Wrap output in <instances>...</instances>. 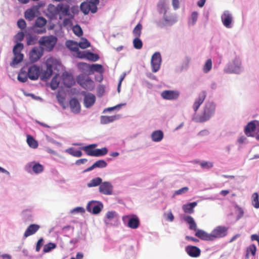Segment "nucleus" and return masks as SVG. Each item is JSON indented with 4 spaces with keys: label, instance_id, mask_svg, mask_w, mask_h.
I'll return each instance as SVG.
<instances>
[{
    "label": "nucleus",
    "instance_id": "29",
    "mask_svg": "<svg viewBox=\"0 0 259 259\" xmlns=\"http://www.w3.org/2000/svg\"><path fill=\"white\" fill-rule=\"evenodd\" d=\"M151 137L153 142H159L163 138V133L161 130L155 131L151 134Z\"/></svg>",
    "mask_w": 259,
    "mask_h": 259
},
{
    "label": "nucleus",
    "instance_id": "3",
    "mask_svg": "<svg viewBox=\"0 0 259 259\" xmlns=\"http://www.w3.org/2000/svg\"><path fill=\"white\" fill-rule=\"evenodd\" d=\"M178 21L176 15L171 13L163 14L162 19L155 21V23L158 27L161 28L167 26H171Z\"/></svg>",
    "mask_w": 259,
    "mask_h": 259
},
{
    "label": "nucleus",
    "instance_id": "52",
    "mask_svg": "<svg viewBox=\"0 0 259 259\" xmlns=\"http://www.w3.org/2000/svg\"><path fill=\"white\" fill-rule=\"evenodd\" d=\"M72 31L73 33L77 36H81L83 34L82 30L81 27L78 24H76L73 27Z\"/></svg>",
    "mask_w": 259,
    "mask_h": 259
},
{
    "label": "nucleus",
    "instance_id": "14",
    "mask_svg": "<svg viewBox=\"0 0 259 259\" xmlns=\"http://www.w3.org/2000/svg\"><path fill=\"white\" fill-rule=\"evenodd\" d=\"M185 250L187 254L192 257L196 258L199 257L201 254L200 249L194 245H187L185 248Z\"/></svg>",
    "mask_w": 259,
    "mask_h": 259
},
{
    "label": "nucleus",
    "instance_id": "33",
    "mask_svg": "<svg viewBox=\"0 0 259 259\" xmlns=\"http://www.w3.org/2000/svg\"><path fill=\"white\" fill-rule=\"evenodd\" d=\"M102 181V179L100 177H95L87 184V187L88 188L99 187Z\"/></svg>",
    "mask_w": 259,
    "mask_h": 259
},
{
    "label": "nucleus",
    "instance_id": "57",
    "mask_svg": "<svg viewBox=\"0 0 259 259\" xmlns=\"http://www.w3.org/2000/svg\"><path fill=\"white\" fill-rule=\"evenodd\" d=\"M59 85V81L57 80V77L56 76H54L53 77L51 82V88L53 90H56Z\"/></svg>",
    "mask_w": 259,
    "mask_h": 259
},
{
    "label": "nucleus",
    "instance_id": "64",
    "mask_svg": "<svg viewBox=\"0 0 259 259\" xmlns=\"http://www.w3.org/2000/svg\"><path fill=\"white\" fill-rule=\"evenodd\" d=\"M24 33L22 31L17 33L15 36V38L16 41H21L23 40V39H24Z\"/></svg>",
    "mask_w": 259,
    "mask_h": 259
},
{
    "label": "nucleus",
    "instance_id": "39",
    "mask_svg": "<svg viewBox=\"0 0 259 259\" xmlns=\"http://www.w3.org/2000/svg\"><path fill=\"white\" fill-rule=\"evenodd\" d=\"M28 77L27 73L21 69L17 77L18 80L21 82H25Z\"/></svg>",
    "mask_w": 259,
    "mask_h": 259
},
{
    "label": "nucleus",
    "instance_id": "61",
    "mask_svg": "<svg viewBox=\"0 0 259 259\" xmlns=\"http://www.w3.org/2000/svg\"><path fill=\"white\" fill-rule=\"evenodd\" d=\"M200 166L203 168L209 169L213 166V163L211 162L202 161L200 163Z\"/></svg>",
    "mask_w": 259,
    "mask_h": 259
},
{
    "label": "nucleus",
    "instance_id": "45",
    "mask_svg": "<svg viewBox=\"0 0 259 259\" xmlns=\"http://www.w3.org/2000/svg\"><path fill=\"white\" fill-rule=\"evenodd\" d=\"M190 61L191 58L189 57H185L181 66V71L187 70L188 69Z\"/></svg>",
    "mask_w": 259,
    "mask_h": 259
},
{
    "label": "nucleus",
    "instance_id": "37",
    "mask_svg": "<svg viewBox=\"0 0 259 259\" xmlns=\"http://www.w3.org/2000/svg\"><path fill=\"white\" fill-rule=\"evenodd\" d=\"M198 14L197 12L194 11L191 13V16L188 20V24L194 26L198 19Z\"/></svg>",
    "mask_w": 259,
    "mask_h": 259
},
{
    "label": "nucleus",
    "instance_id": "22",
    "mask_svg": "<svg viewBox=\"0 0 259 259\" xmlns=\"http://www.w3.org/2000/svg\"><path fill=\"white\" fill-rule=\"evenodd\" d=\"M95 101V96L91 93H88L84 96V105L86 108H89L94 104Z\"/></svg>",
    "mask_w": 259,
    "mask_h": 259
},
{
    "label": "nucleus",
    "instance_id": "49",
    "mask_svg": "<svg viewBox=\"0 0 259 259\" xmlns=\"http://www.w3.org/2000/svg\"><path fill=\"white\" fill-rule=\"evenodd\" d=\"M140 37H136L133 40V46L138 50L141 49L143 47L142 41L140 39Z\"/></svg>",
    "mask_w": 259,
    "mask_h": 259
},
{
    "label": "nucleus",
    "instance_id": "44",
    "mask_svg": "<svg viewBox=\"0 0 259 259\" xmlns=\"http://www.w3.org/2000/svg\"><path fill=\"white\" fill-rule=\"evenodd\" d=\"M90 5L88 2L82 3L80 5V10L84 15H87L90 11Z\"/></svg>",
    "mask_w": 259,
    "mask_h": 259
},
{
    "label": "nucleus",
    "instance_id": "53",
    "mask_svg": "<svg viewBox=\"0 0 259 259\" xmlns=\"http://www.w3.org/2000/svg\"><path fill=\"white\" fill-rule=\"evenodd\" d=\"M236 213H237L236 220H239L242 218L244 214L243 209L238 205L235 206Z\"/></svg>",
    "mask_w": 259,
    "mask_h": 259
},
{
    "label": "nucleus",
    "instance_id": "34",
    "mask_svg": "<svg viewBox=\"0 0 259 259\" xmlns=\"http://www.w3.org/2000/svg\"><path fill=\"white\" fill-rule=\"evenodd\" d=\"M94 71L98 72L100 74H102L104 71V69L103 66L101 64H93L91 65V69L90 72H93Z\"/></svg>",
    "mask_w": 259,
    "mask_h": 259
},
{
    "label": "nucleus",
    "instance_id": "43",
    "mask_svg": "<svg viewBox=\"0 0 259 259\" xmlns=\"http://www.w3.org/2000/svg\"><path fill=\"white\" fill-rule=\"evenodd\" d=\"M27 142L28 145L32 148H36L38 146V143L37 141L30 135L27 136Z\"/></svg>",
    "mask_w": 259,
    "mask_h": 259
},
{
    "label": "nucleus",
    "instance_id": "32",
    "mask_svg": "<svg viewBox=\"0 0 259 259\" xmlns=\"http://www.w3.org/2000/svg\"><path fill=\"white\" fill-rule=\"evenodd\" d=\"M53 66L51 64H47V69L41 76V79L47 80L49 79L53 74Z\"/></svg>",
    "mask_w": 259,
    "mask_h": 259
},
{
    "label": "nucleus",
    "instance_id": "60",
    "mask_svg": "<svg viewBox=\"0 0 259 259\" xmlns=\"http://www.w3.org/2000/svg\"><path fill=\"white\" fill-rule=\"evenodd\" d=\"M34 163V161L27 163L24 166V170L28 173L31 174L32 172V166Z\"/></svg>",
    "mask_w": 259,
    "mask_h": 259
},
{
    "label": "nucleus",
    "instance_id": "42",
    "mask_svg": "<svg viewBox=\"0 0 259 259\" xmlns=\"http://www.w3.org/2000/svg\"><path fill=\"white\" fill-rule=\"evenodd\" d=\"M57 245L55 243L49 242L45 244L44 246L43 252L48 253L51 251L53 249L56 248Z\"/></svg>",
    "mask_w": 259,
    "mask_h": 259
},
{
    "label": "nucleus",
    "instance_id": "30",
    "mask_svg": "<svg viewBox=\"0 0 259 259\" xmlns=\"http://www.w3.org/2000/svg\"><path fill=\"white\" fill-rule=\"evenodd\" d=\"M97 146V144H90L81 148V149L83 150L85 153L91 156H94L95 155V149L94 148Z\"/></svg>",
    "mask_w": 259,
    "mask_h": 259
},
{
    "label": "nucleus",
    "instance_id": "2",
    "mask_svg": "<svg viewBox=\"0 0 259 259\" xmlns=\"http://www.w3.org/2000/svg\"><path fill=\"white\" fill-rule=\"evenodd\" d=\"M243 71L241 60L239 57H235L229 62L224 68V72L228 74H239Z\"/></svg>",
    "mask_w": 259,
    "mask_h": 259
},
{
    "label": "nucleus",
    "instance_id": "50",
    "mask_svg": "<svg viewBox=\"0 0 259 259\" xmlns=\"http://www.w3.org/2000/svg\"><path fill=\"white\" fill-rule=\"evenodd\" d=\"M142 29V25L140 23H139L134 28L133 33L136 37H140L141 34V30Z\"/></svg>",
    "mask_w": 259,
    "mask_h": 259
},
{
    "label": "nucleus",
    "instance_id": "41",
    "mask_svg": "<svg viewBox=\"0 0 259 259\" xmlns=\"http://www.w3.org/2000/svg\"><path fill=\"white\" fill-rule=\"evenodd\" d=\"M90 45V42L87 38L84 37H81L80 41L78 44V46L82 49H84L89 47Z\"/></svg>",
    "mask_w": 259,
    "mask_h": 259
},
{
    "label": "nucleus",
    "instance_id": "25",
    "mask_svg": "<svg viewBox=\"0 0 259 259\" xmlns=\"http://www.w3.org/2000/svg\"><path fill=\"white\" fill-rule=\"evenodd\" d=\"M157 9L158 12L160 14L166 13L168 9L167 1L159 0L157 5Z\"/></svg>",
    "mask_w": 259,
    "mask_h": 259
},
{
    "label": "nucleus",
    "instance_id": "48",
    "mask_svg": "<svg viewBox=\"0 0 259 259\" xmlns=\"http://www.w3.org/2000/svg\"><path fill=\"white\" fill-rule=\"evenodd\" d=\"M38 37L36 35H29L27 36V45L28 46L33 45L37 43Z\"/></svg>",
    "mask_w": 259,
    "mask_h": 259
},
{
    "label": "nucleus",
    "instance_id": "15",
    "mask_svg": "<svg viewBox=\"0 0 259 259\" xmlns=\"http://www.w3.org/2000/svg\"><path fill=\"white\" fill-rule=\"evenodd\" d=\"M27 74L29 78L31 80H35L37 79L40 74L39 67L35 65L29 67Z\"/></svg>",
    "mask_w": 259,
    "mask_h": 259
},
{
    "label": "nucleus",
    "instance_id": "23",
    "mask_svg": "<svg viewBox=\"0 0 259 259\" xmlns=\"http://www.w3.org/2000/svg\"><path fill=\"white\" fill-rule=\"evenodd\" d=\"M63 81L64 85L67 88H71L75 83L73 76L68 73L63 74Z\"/></svg>",
    "mask_w": 259,
    "mask_h": 259
},
{
    "label": "nucleus",
    "instance_id": "19",
    "mask_svg": "<svg viewBox=\"0 0 259 259\" xmlns=\"http://www.w3.org/2000/svg\"><path fill=\"white\" fill-rule=\"evenodd\" d=\"M256 120L251 121L247 123L244 128V133L247 137H254L255 134H252L251 132L255 131L256 128L255 124Z\"/></svg>",
    "mask_w": 259,
    "mask_h": 259
},
{
    "label": "nucleus",
    "instance_id": "63",
    "mask_svg": "<svg viewBox=\"0 0 259 259\" xmlns=\"http://www.w3.org/2000/svg\"><path fill=\"white\" fill-rule=\"evenodd\" d=\"M85 212L84 209L82 207H77L72 209L70 211L71 213H84Z\"/></svg>",
    "mask_w": 259,
    "mask_h": 259
},
{
    "label": "nucleus",
    "instance_id": "55",
    "mask_svg": "<svg viewBox=\"0 0 259 259\" xmlns=\"http://www.w3.org/2000/svg\"><path fill=\"white\" fill-rule=\"evenodd\" d=\"M94 165L96 168H104L107 166V163L104 160H99L96 161Z\"/></svg>",
    "mask_w": 259,
    "mask_h": 259
},
{
    "label": "nucleus",
    "instance_id": "38",
    "mask_svg": "<svg viewBox=\"0 0 259 259\" xmlns=\"http://www.w3.org/2000/svg\"><path fill=\"white\" fill-rule=\"evenodd\" d=\"M25 18L28 21H32L35 17L34 11L31 9L27 10L24 14Z\"/></svg>",
    "mask_w": 259,
    "mask_h": 259
},
{
    "label": "nucleus",
    "instance_id": "62",
    "mask_svg": "<svg viewBox=\"0 0 259 259\" xmlns=\"http://www.w3.org/2000/svg\"><path fill=\"white\" fill-rule=\"evenodd\" d=\"M17 26L21 29H24L26 27V23L23 19H20L17 21Z\"/></svg>",
    "mask_w": 259,
    "mask_h": 259
},
{
    "label": "nucleus",
    "instance_id": "46",
    "mask_svg": "<svg viewBox=\"0 0 259 259\" xmlns=\"http://www.w3.org/2000/svg\"><path fill=\"white\" fill-rule=\"evenodd\" d=\"M107 153H108V149L106 147H104L101 149H95L94 156L100 157V156H104Z\"/></svg>",
    "mask_w": 259,
    "mask_h": 259
},
{
    "label": "nucleus",
    "instance_id": "26",
    "mask_svg": "<svg viewBox=\"0 0 259 259\" xmlns=\"http://www.w3.org/2000/svg\"><path fill=\"white\" fill-rule=\"evenodd\" d=\"M183 219L185 222L189 224V229L191 230L196 231L197 224L195 222L194 219L190 215H184Z\"/></svg>",
    "mask_w": 259,
    "mask_h": 259
},
{
    "label": "nucleus",
    "instance_id": "10",
    "mask_svg": "<svg viewBox=\"0 0 259 259\" xmlns=\"http://www.w3.org/2000/svg\"><path fill=\"white\" fill-rule=\"evenodd\" d=\"M161 61V56L159 52H156L153 54L151 60L152 72H157L160 69Z\"/></svg>",
    "mask_w": 259,
    "mask_h": 259
},
{
    "label": "nucleus",
    "instance_id": "18",
    "mask_svg": "<svg viewBox=\"0 0 259 259\" xmlns=\"http://www.w3.org/2000/svg\"><path fill=\"white\" fill-rule=\"evenodd\" d=\"M195 235L201 240L212 241L211 234L208 233L203 230L197 229L195 233Z\"/></svg>",
    "mask_w": 259,
    "mask_h": 259
},
{
    "label": "nucleus",
    "instance_id": "28",
    "mask_svg": "<svg viewBox=\"0 0 259 259\" xmlns=\"http://www.w3.org/2000/svg\"><path fill=\"white\" fill-rule=\"evenodd\" d=\"M119 118V115H112V116H101L100 117V122L101 124H106L112 122Z\"/></svg>",
    "mask_w": 259,
    "mask_h": 259
},
{
    "label": "nucleus",
    "instance_id": "8",
    "mask_svg": "<svg viewBox=\"0 0 259 259\" xmlns=\"http://www.w3.org/2000/svg\"><path fill=\"white\" fill-rule=\"evenodd\" d=\"M59 9L58 18L62 20L64 17H68L70 18H73V15L70 14V6L66 3H60L58 4Z\"/></svg>",
    "mask_w": 259,
    "mask_h": 259
},
{
    "label": "nucleus",
    "instance_id": "6",
    "mask_svg": "<svg viewBox=\"0 0 259 259\" xmlns=\"http://www.w3.org/2000/svg\"><path fill=\"white\" fill-rule=\"evenodd\" d=\"M77 83L83 88L92 90L94 87V81L87 75H79L77 77Z\"/></svg>",
    "mask_w": 259,
    "mask_h": 259
},
{
    "label": "nucleus",
    "instance_id": "20",
    "mask_svg": "<svg viewBox=\"0 0 259 259\" xmlns=\"http://www.w3.org/2000/svg\"><path fill=\"white\" fill-rule=\"evenodd\" d=\"M69 106L71 111L77 114L80 112V105L78 100L75 98H73L69 101Z\"/></svg>",
    "mask_w": 259,
    "mask_h": 259
},
{
    "label": "nucleus",
    "instance_id": "11",
    "mask_svg": "<svg viewBox=\"0 0 259 259\" xmlns=\"http://www.w3.org/2000/svg\"><path fill=\"white\" fill-rule=\"evenodd\" d=\"M99 192L103 195H111L113 192V186L111 182L102 181L99 187Z\"/></svg>",
    "mask_w": 259,
    "mask_h": 259
},
{
    "label": "nucleus",
    "instance_id": "47",
    "mask_svg": "<svg viewBox=\"0 0 259 259\" xmlns=\"http://www.w3.org/2000/svg\"><path fill=\"white\" fill-rule=\"evenodd\" d=\"M44 170V166L42 165L39 163L34 162V165L32 166V172L35 174H39Z\"/></svg>",
    "mask_w": 259,
    "mask_h": 259
},
{
    "label": "nucleus",
    "instance_id": "9",
    "mask_svg": "<svg viewBox=\"0 0 259 259\" xmlns=\"http://www.w3.org/2000/svg\"><path fill=\"white\" fill-rule=\"evenodd\" d=\"M103 208L102 202L99 201L92 200L88 203L87 206V211L94 214L99 213Z\"/></svg>",
    "mask_w": 259,
    "mask_h": 259
},
{
    "label": "nucleus",
    "instance_id": "24",
    "mask_svg": "<svg viewBox=\"0 0 259 259\" xmlns=\"http://www.w3.org/2000/svg\"><path fill=\"white\" fill-rule=\"evenodd\" d=\"M59 9L58 5L56 6L50 4L48 8L49 15L52 19H57L58 17Z\"/></svg>",
    "mask_w": 259,
    "mask_h": 259
},
{
    "label": "nucleus",
    "instance_id": "27",
    "mask_svg": "<svg viewBox=\"0 0 259 259\" xmlns=\"http://www.w3.org/2000/svg\"><path fill=\"white\" fill-rule=\"evenodd\" d=\"M197 205V202H192L184 204L182 209L186 213L192 214L194 213V208Z\"/></svg>",
    "mask_w": 259,
    "mask_h": 259
},
{
    "label": "nucleus",
    "instance_id": "16",
    "mask_svg": "<svg viewBox=\"0 0 259 259\" xmlns=\"http://www.w3.org/2000/svg\"><path fill=\"white\" fill-rule=\"evenodd\" d=\"M207 96V93L205 91H202L199 95L197 98L193 105V109L195 112H196L199 109L200 105L203 103Z\"/></svg>",
    "mask_w": 259,
    "mask_h": 259
},
{
    "label": "nucleus",
    "instance_id": "12",
    "mask_svg": "<svg viewBox=\"0 0 259 259\" xmlns=\"http://www.w3.org/2000/svg\"><path fill=\"white\" fill-rule=\"evenodd\" d=\"M221 20L223 24L227 28H231L232 26L233 17L230 12L228 11H225L221 16Z\"/></svg>",
    "mask_w": 259,
    "mask_h": 259
},
{
    "label": "nucleus",
    "instance_id": "21",
    "mask_svg": "<svg viewBox=\"0 0 259 259\" xmlns=\"http://www.w3.org/2000/svg\"><path fill=\"white\" fill-rule=\"evenodd\" d=\"M40 228V226L33 224L30 225L25 230L23 238L25 239L28 236L34 234Z\"/></svg>",
    "mask_w": 259,
    "mask_h": 259
},
{
    "label": "nucleus",
    "instance_id": "5",
    "mask_svg": "<svg viewBox=\"0 0 259 259\" xmlns=\"http://www.w3.org/2000/svg\"><path fill=\"white\" fill-rule=\"evenodd\" d=\"M57 38L53 35L41 37L38 41L39 44L46 48L48 51H52L56 44Z\"/></svg>",
    "mask_w": 259,
    "mask_h": 259
},
{
    "label": "nucleus",
    "instance_id": "1",
    "mask_svg": "<svg viewBox=\"0 0 259 259\" xmlns=\"http://www.w3.org/2000/svg\"><path fill=\"white\" fill-rule=\"evenodd\" d=\"M216 104L210 101L205 103L201 115H198L193 118L196 122L203 123L209 120L215 115Z\"/></svg>",
    "mask_w": 259,
    "mask_h": 259
},
{
    "label": "nucleus",
    "instance_id": "4",
    "mask_svg": "<svg viewBox=\"0 0 259 259\" xmlns=\"http://www.w3.org/2000/svg\"><path fill=\"white\" fill-rule=\"evenodd\" d=\"M122 221L125 226L133 229L138 228L140 225L139 219L135 214L123 216Z\"/></svg>",
    "mask_w": 259,
    "mask_h": 259
},
{
    "label": "nucleus",
    "instance_id": "40",
    "mask_svg": "<svg viewBox=\"0 0 259 259\" xmlns=\"http://www.w3.org/2000/svg\"><path fill=\"white\" fill-rule=\"evenodd\" d=\"M117 213L115 211H108L105 216V218L104 220V221L106 223H107V220L109 221H111L114 219H117Z\"/></svg>",
    "mask_w": 259,
    "mask_h": 259
},
{
    "label": "nucleus",
    "instance_id": "58",
    "mask_svg": "<svg viewBox=\"0 0 259 259\" xmlns=\"http://www.w3.org/2000/svg\"><path fill=\"white\" fill-rule=\"evenodd\" d=\"M253 200L252 201V205L256 208H259V201L258 199V194L257 193H254L252 195Z\"/></svg>",
    "mask_w": 259,
    "mask_h": 259
},
{
    "label": "nucleus",
    "instance_id": "17",
    "mask_svg": "<svg viewBox=\"0 0 259 259\" xmlns=\"http://www.w3.org/2000/svg\"><path fill=\"white\" fill-rule=\"evenodd\" d=\"M42 55V51L37 47H34L29 53V58L32 62H35Z\"/></svg>",
    "mask_w": 259,
    "mask_h": 259
},
{
    "label": "nucleus",
    "instance_id": "35",
    "mask_svg": "<svg viewBox=\"0 0 259 259\" xmlns=\"http://www.w3.org/2000/svg\"><path fill=\"white\" fill-rule=\"evenodd\" d=\"M46 23L47 20L42 17H39L36 19L33 26H35V27L44 28Z\"/></svg>",
    "mask_w": 259,
    "mask_h": 259
},
{
    "label": "nucleus",
    "instance_id": "36",
    "mask_svg": "<svg viewBox=\"0 0 259 259\" xmlns=\"http://www.w3.org/2000/svg\"><path fill=\"white\" fill-rule=\"evenodd\" d=\"M84 55L86 59L93 62H96L99 59V56L98 54L90 51H87V53Z\"/></svg>",
    "mask_w": 259,
    "mask_h": 259
},
{
    "label": "nucleus",
    "instance_id": "56",
    "mask_svg": "<svg viewBox=\"0 0 259 259\" xmlns=\"http://www.w3.org/2000/svg\"><path fill=\"white\" fill-rule=\"evenodd\" d=\"M78 67L80 70L90 71L91 65L86 63L81 62L78 64Z\"/></svg>",
    "mask_w": 259,
    "mask_h": 259
},
{
    "label": "nucleus",
    "instance_id": "51",
    "mask_svg": "<svg viewBox=\"0 0 259 259\" xmlns=\"http://www.w3.org/2000/svg\"><path fill=\"white\" fill-rule=\"evenodd\" d=\"M212 68V61L211 59H207L203 66V71L207 73L210 71Z\"/></svg>",
    "mask_w": 259,
    "mask_h": 259
},
{
    "label": "nucleus",
    "instance_id": "54",
    "mask_svg": "<svg viewBox=\"0 0 259 259\" xmlns=\"http://www.w3.org/2000/svg\"><path fill=\"white\" fill-rule=\"evenodd\" d=\"M24 48L23 44L21 42H17V44L14 46L13 49V54H15L16 53H21V51Z\"/></svg>",
    "mask_w": 259,
    "mask_h": 259
},
{
    "label": "nucleus",
    "instance_id": "31",
    "mask_svg": "<svg viewBox=\"0 0 259 259\" xmlns=\"http://www.w3.org/2000/svg\"><path fill=\"white\" fill-rule=\"evenodd\" d=\"M14 57L10 63V65L14 67L15 65L20 63L23 59L24 55L22 53H16L14 54Z\"/></svg>",
    "mask_w": 259,
    "mask_h": 259
},
{
    "label": "nucleus",
    "instance_id": "7",
    "mask_svg": "<svg viewBox=\"0 0 259 259\" xmlns=\"http://www.w3.org/2000/svg\"><path fill=\"white\" fill-rule=\"evenodd\" d=\"M228 229V227L225 226H218L216 227L211 232L212 241L227 236Z\"/></svg>",
    "mask_w": 259,
    "mask_h": 259
},
{
    "label": "nucleus",
    "instance_id": "59",
    "mask_svg": "<svg viewBox=\"0 0 259 259\" xmlns=\"http://www.w3.org/2000/svg\"><path fill=\"white\" fill-rule=\"evenodd\" d=\"M77 44V42L73 41V40H69V41H68L67 42V47L71 50L72 51H77L78 49V47L77 46H75V47H72L71 46L72 45H76Z\"/></svg>",
    "mask_w": 259,
    "mask_h": 259
},
{
    "label": "nucleus",
    "instance_id": "13",
    "mask_svg": "<svg viewBox=\"0 0 259 259\" xmlns=\"http://www.w3.org/2000/svg\"><path fill=\"white\" fill-rule=\"evenodd\" d=\"M179 96V92L176 90H165L161 93V97L163 99L167 100H176Z\"/></svg>",
    "mask_w": 259,
    "mask_h": 259
}]
</instances>
